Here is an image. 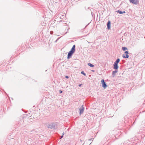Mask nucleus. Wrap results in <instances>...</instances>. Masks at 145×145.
<instances>
[{
    "instance_id": "nucleus-1",
    "label": "nucleus",
    "mask_w": 145,
    "mask_h": 145,
    "mask_svg": "<svg viewBox=\"0 0 145 145\" xmlns=\"http://www.w3.org/2000/svg\"><path fill=\"white\" fill-rule=\"evenodd\" d=\"M120 61V59H117L116 61L114 62V69H117L118 68V63Z\"/></svg>"
},
{
    "instance_id": "nucleus-2",
    "label": "nucleus",
    "mask_w": 145,
    "mask_h": 145,
    "mask_svg": "<svg viewBox=\"0 0 145 145\" xmlns=\"http://www.w3.org/2000/svg\"><path fill=\"white\" fill-rule=\"evenodd\" d=\"M74 51L72 50H70V51L69 52L68 56H67V58L69 59L70 57H71L73 54L74 52Z\"/></svg>"
},
{
    "instance_id": "nucleus-3",
    "label": "nucleus",
    "mask_w": 145,
    "mask_h": 145,
    "mask_svg": "<svg viewBox=\"0 0 145 145\" xmlns=\"http://www.w3.org/2000/svg\"><path fill=\"white\" fill-rule=\"evenodd\" d=\"M101 82L102 87H103L104 88H106L107 87V85L105 82L104 80L103 79H102L101 81Z\"/></svg>"
},
{
    "instance_id": "nucleus-4",
    "label": "nucleus",
    "mask_w": 145,
    "mask_h": 145,
    "mask_svg": "<svg viewBox=\"0 0 145 145\" xmlns=\"http://www.w3.org/2000/svg\"><path fill=\"white\" fill-rule=\"evenodd\" d=\"M130 2L131 3H133V4H135L136 5L138 4L139 2L138 0H129Z\"/></svg>"
},
{
    "instance_id": "nucleus-5",
    "label": "nucleus",
    "mask_w": 145,
    "mask_h": 145,
    "mask_svg": "<svg viewBox=\"0 0 145 145\" xmlns=\"http://www.w3.org/2000/svg\"><path fill=\"white\" fill-rule=\"evenodd\" d=\"M125 54H123V57L124 58H128L129 57V56L128 55V52L127 51H125Z\"/></svg>"
},
{
    "instance_id": "nucleus-6",
    "label": "nucleus",
    "mask_w": 145,
    "mask_h": 145,
    "mask_svg": "<svg viewBox=\"0 0 145 145\" xmlns=\"http://www.w3.org/2000/svg\"><path fill=\"white\" fill-rule=\"evenodd\" d=\"M84 110V108L83 107V106H82L80 108L79 110H80V114H81L82 113Z\"/></svg>"
},
{
    "instance_id": "nucleus-7",
    "label": "nucleus",
    "mask_w": 145,
    "mask_h": 145,
    "mask_svg": "<svg viewBox=\"0 0 145 145\" xmlns=\"http://www.w3.org/2000/svg\"><path fill=\"white\" fill-rule=\"evenodd\" d=\"M107 28L108 29H109L110 28V21H108L107 24Z\"/></svg>"
},
{
    "instance_id": "nucleus-8",
    "label": "nucleus",
    "mask_w": 145,
    "mask_h": 145,
    "mask_svg": "<svg viewBox=\"0 0 145 145\" xmlns=\"http://www.w3.org/2000/svg\"><path fill=\"white\" fill-rule=\"evenodd\" d=\"M117 12L118 13L120 14H123V13H125V11L122 12L120 10H119L117 11Z\"/></svg>"
},
{
    "instance_id": "nucleus-9",
    "label": "nucleus",
    "mask_w": 145,
    "mask_h": 145,
    "mask_svg": "<svg viewBox=\"0 0 145 145\" xmlns=\"http://www.w3.org/2000/svg\"><path fill=\"white\" fill-rule=\"evenodd\" d=\"M75 45H74L73 46L72 48H71V50H73V51L75 52Z\"/></svg>"
},
{
    "instance_id": "nucleus-10",
    "label": "nucleus",
    "mask_w": 145,
    "mask_h": 145,
    "mask_svg": "<svg viewBox=\"0 0 145 145\" xmlns=\"http://www.w3.org/2000/svg\"><path fill=\"white\" fill-rule=\"evenodd\" d=\"M88 65L89 66H90V67H94V65H93L92 64H91V63H88Z\"/></svg>"
},
{
    "instance_id": "nucleus-11",
    "label": "nucleus",
    "mask_w": 145,
    "mask_h": 145,
    "mask_svg": "<svg viewBox=\"0 0 145 145\" xmlns=\"http://www.w3.org/2000/svg\"><path fill=\"white\" fill-rule=\"evenodd\" d=\"M122 50L123 51H125V50H127V48L126 47H122Z\"/></svg>"
},
{
    "instance_id": "nucleus-12",
    "label": "nucleus",
    "mask_w": 145,
    "mask_h": 145,
    "mask_svg": "<svg viewBox=\"0 0 145 145\" xmlns=\"http://www.w3.org/2000/svg\"><path fill=\"white\" fill-rule=\"evenodd\" d=\"M81 73L82 74H83V75H84V76H86V74H85V73H84V72L83 71H82V72H81Z\"/></svg>"
},
{
    "instance_id": "nucleus-13",
    "label": "nucleus",
    "mask_w": 145,
    "mask_h": 145,
    "mask_svg": "<svg viewBox=\"0 0 145 145\" xmlns=\"http://www.w3.org/2000/svg\"><path fill=\"white\" fill-rule=\"evenodd\" d=\"M59 93H61L62 92V91L61 90H60L59 91Z\"/></svg>"
},
{
    "instance_id": "nucleus-14",
    "label": "nucleus",
    "mask_w": 145,
    "mask_h": 145,
    "mask_svg": "<svg viewBox=\"0 0 145 145\" xmlns=\"http://www.w3.org/2000/svg\"><path fill=\"white\" fill-rule=\"evenodd\" d=\"M65 78H69L68 76H65Z\"/></svg>"
},
{
    "instance_id": "nucleus-15",
    "label": "nucleus",
    "mask_w": 145,
    "mask_h": 145,
    "mask_svg": "<svg viewBox=\"0 0 145 145\" xmlns=\"http://www.w3.org/2000/svg\"><path fill=\"white\" fill-rule=\"evenodd\" d=\"M63 135H64V133H63V135H62V136L61 137V138H62V137H63Z\"/></svg>"
},
{
    "instance_id": "nucleus-16",
    "label": "nucleus",
    "mask_w": 145,
    "mask_h": 145,
    "mask_svg": "<svg viewBox=\"0 0 145 145\" xmlns=\"http://www.w3.org/2000/svg\"><path fill=\"white\" fill-rule=\"evenodd\" d=\"M117 72V71H115V72L113 71V73H114V72L115 73V72Z\"/></svg>"
},
{
    "instance_id": "nucleus-17",
    "label": "nucleus",
    "mask_w": 145,
    "mask_h": 145,
    "mask_svg": "<svg viewBox=\"0 0 145 145\" xmlns=\"http://www.w3.org/2000/svg\"><path fill=\"white\" fill-rule=\"evenodd\" d=\"M81 84H79V86H81Z\"/></svg>"
}]
</instances>
